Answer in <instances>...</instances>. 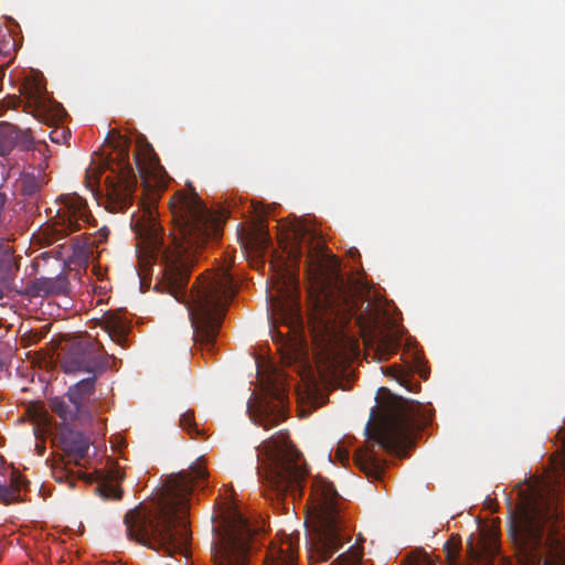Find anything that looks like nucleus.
<instances>
[{
	"instance_id": "obj_37",
	"label": "nucleus",
	"mask_w": 565,
	"mask_h": 565,
	"mask_svg": "<svg viewBox=\"0 0 565 565\" xmlns=\"http://www.w3.org/2000/svg\"><path fill=\"white\" fill-rule=\"evenodd\" d=\"M351 342H352L353 347L351 348V351L349 353H354V354L361 353L359 347L355 345L354 341H351Z\"/></svg>"
},
{
	"instance_id": "obj_4",
	"label": "nucleus",
	"mask_w": 565,
	"mask_h": 565,
	"mask_svg": "<svg viewBox=\"0 0 565 565\" xmlns=\"http://www.w3.org/2000/svg\"><path fill=\"white\" fill-rule=\"evenodd\" d=\"M257 377L264 396L254 405H248L252 420L273 428L287 417L289 390L292 371L305 383L307 390H319L320 385H339L348 375L352 360L360 355H253Z\"/></svg>"
},
{
	"instance_id": "obj_19",
	"label": "nucleus",
	"mask_w": 565,
	"mask_h": 565,
	"mask_svg": "<svg viewBox=\"0 0 565 565\" xmlns=\"http://www.w3.org/2000/svg\"><path fill=\"white\" fill-rule=\"evenodd\" d=\"M19 270V265L14 262L11 253L0 260V300L3 299L8 292L21 291L15 287L14 279Z\"/></svg>"
},
{
	"instance_id": "obj_5",
	"label": "nucleus",
	"mask_w": 565,
	"mask_h": 565,
	"mask_svg": "<svg viewBox=\"0 0 565 565\" xmlns=\"http://www.w3.org/2000/svg\"><path fill=\"white\" fill-rule=\"evenodd\" d=\"M365 434L372 447L360 448L353 460L367 478L380 480L385 471L386 460L381 459L374 445L387 452L401 454L413 445L414 409L403 397L388 394L371 411Z\"/></svg>"
},
{
	"instance_id": "obj_16",
	"label": "nucleus",
	"mask_w": 565,
	"mask_h": 565,
	"mask_svg": "<svg viewBox=\"0 0 565 565\" xmlns=\"http://www.w3.org/2000/svg\"><path fill=\"white\" fill-rule=\"evenodd\" d=\"M68 287L67 276L61 271L55 277H39L29 281L24 289L18 291V294L32 298L49 297L65 295L68 291Z\"/></svg>"
},
{
	"instance_id": "obj_20",
	"label": "nucleus",
	"mask_w": 565,
	"mask_h": 565,
	"mask_svg": "<svg viewBox=\"0 0 565 565\" xmlns=\"http://www.w3.org/2000/svg\"><path fill=\"white\" fill-rule=\"evenodd\" d=\"M47 168L46 159L44 158V162L39 164V175H34L31 173L24 174L20 180V192L26 198L34 200L40 193L43 184L44 178L41 173Z\"/></svg>"
},
{
	"instance_id": "obj_18",
	"label": "nucleus",
	"mask_w": 565,
	"mask_h": 565,
	"mask_svg": "<svg viewBox=\"0 0 565 565\" xmlns=\"http://www.w3.org/2000/svg\"><path fill=\"white\" fill-rule=\"evenodd\" d=\"M135 163L145 186H153L151 183V178L156 175L157 170L159 169V162L156 154L153 153L152 148L149 145H147L141 151H138L135 154ZM157 184L158 181L154 180V185Z\"/></svg>"
},
{
	"instance_id": "obj_8",
	"label": "nucleus",
	"mask_w": 565,
	"mask_h": 565,
	"mask_svg": "<svg viewBox=\"0 0 565 565\" xmlns=\"http://www.w3.org/2000/svg\"><path fill=\"white\" fill-rule=\"evenodd\" d=\"M106 145L111 149L103 167L110 171L105 179L107 207L111 212H122L131 205L137 188V175L129 162L131 140L117 131H109Z\"/></svg>"
},
{
	"instance_id": "obj_41",
	"label": "nucleus",
	"mask_w": 565,
	"mask_h": 565,
	"mask_svg": "<svg viewBox=\"0 0 565 565\" xmlns=\"http://www.w3.org/2000/svg\"><path fill=\"white\" fill-rule=\"evenodd\" d=\"M383 356H384V355H379V358H380V359H379V362H382V361H384V360H385V359H382ZM375 358H377V355H376V354H373V360H375Z\"/></svg>"
},
{
	"instance_id": "obj_25",
	"label": "nucleus",
	"mask_w": 565,
	"mask_h": 565,
	"mask_svg": "<svg viewBox=\"0 0 565 565\" xmlns=\"http://www.w3.org/2000/svg\"><path fill=\"white\" fill-rule=\"evenodd\" d=\"M284 319L287 320L286 324L290 330L302 328V319L296 302H292L288 306V312L284 313Z\"/></svg>"
},
{
	"instance_id": "obj_15",
	"label": "nucleus",
	"mask_w": 565,
	"mask_h": 565,
	"mask_svg": "<svg viewBox=\"0 0 565 565\" xmlns=\"http://www.w3.org/2000/svg\"><path fill=\"white\" fill-rule=\"evenodd\" d=\"M100 326L111 342L120 349H129L131 321L120 310L107 311L103 315Z\"/></svg>"
},
{
	"instance_id": "obj_23",
	"label": "nucleus",
	"mask_w": 565,
	"mask_h": 565,
	"mask_svg": "<svg viewBox=\"0 0 565 565\" xmlns=\"http://www.w3.org/2000/svg\"><path fill=\"white\" fill-rule=\"evenodd\" d=\"M100 349L95 348L90 335L78 334L71 339V349L68 353H97Z\"/></svg>"
},
{
	"instance_id": "obj_35",
	"label": "nucleus",
	"mask_w": 565,
	"mask_h": 565,
	"mask_svg": "<svg viewBox=\"0 0 565 565\" xmlns=\"http://www.w3.org/2000/svg\"><path fill=\"white\" fill-rule=\"evenodd\" d=\"M9 254H10L9 249L3 247V245L0 244V260H2Z\"/></svg>"
},
{
	"instance_id": "obj_27",
	"label": "nucleus",
	"mask_w": 565,
	"mask_h": 565,
	"mask_svg": "<svg viewBox=\"0 0 565 565\" xmlns=\"http://www.w3.org/2000/svg\"><path fill=\"white\" fill-rule=\"evenodd\" d=\"M100 495L105 499L119 500L122 495V490L113 483H103L96 488Z\"/></svg>"
},
{
	"instance_id": "obj_29",
	"label": "nucleus",
	"mask_w": 565,
	"mask_h": 565,
	"mask_svg": "<svg viewBox=\"0 0 565 565\" xmlns=\"http://www.w3.org/2000/svg\"><path fill=\"white\" fill-rule=\"evenodd\" d=\"M19 489L13 486L0 484V499L6 504H9L17 500L19 497Z\"/></svg>"
},
{
	"instance_id": "obj_32",
	"label": "nucleus",
	"mask_w": 565,
	"mask_h": 565,
	"mask_svg": "<svg viewBox=\"0 0 565 565\" xmlns=\"http://www.w3.org/2000/svg\"><path fill=\"white\" fill-rule=\"evenodd\" d=\"M100 178V170L97 168L88 169L86 172V186L95 192V185L98 184Z\"/></svg>"
},
{
	"instance_id": "obj_12",
	"label": "nucleus",
	"mask_w": 565,
	"mask_h": 565,
	"mask_svg": "<svg viewBox=\"0 0 565 565\" xmlns=\"http://www.w3.org/2000/svg\"><path fill=\"white\" fill-rule=\"evenodd\" d=\"M62 369L67 374L79 375L88 374L87 377L79 380L71 385L65 396L71 403L76 404L83 409L84 403L94 395L96 391V380L107 367L106 355H63Z\"/></svg>"
},
{
	"instance_id": "obj_11",
	"label": "nucleus",
	"mask_w": 565,
	"mask_h": 565,
	"mask_svg": "<svg viewBox=\"0 0 565 565\" xmlns=\"http://www.w3.org/2000/svg\"><path fill=\"white\" fill-rule=\"evenodd\" d=\"M23 96L9 97L8 107L18 108L23 105V111L33 115L38 120L51 126L61 121L66 111L62 104L53 100L41 79L26 78L21 85Z\"/></svg>"
},
{
	"instance_id": "obj_17",
	"label": "nucleus",
	"mask_w": 565,
	"mask_h": 565,
	"mask_svg": "<svg viewBox=\"0 0 565 565\" xmlns=\"http://www.w3.org/2000/svg\"><path fill=\"white\" fill-rule=\"evenodd\" d=\"M264 565H297V546L290 537L271 543L265 553Z\"/></svg>"
},
{
	"instance_id": "obj_21",
	"label": "nucleus",
	"mask_w": 565,
	"mask_h": 565,
	"mask_svg": "<svg viewBox=\"0 0 565 565\" xmlns=\"http://www.w3.org/2000/svg\"><path fill=\"white\" fill-rule=\"evenodd\" d=\"M65 395L62 397H53L49 402L51 411L56 414L63 422L72 423L76 420L82 413V408L68 399H65Z\"/></svg>"
},
{
	"instance_id": "obj_2",
	"label": "nucleus",
	"mask_w": 565,
	"mask_h": 565,
	"mask_svg": "<svg viewBox=\"0 0 565 565\" xmlns=\"http://www.w3.org/2000/svg\"><path fill=\"white\" fill-rule=\"evenodd\" d=\"M303 247L307 250L305 270L311 301L309 328L312 340L321 347L319 353H337L334 347L344 341L345 329L352 320L366 352L419 353L416 339L398 324L395 306L382 299L366 300L364 287L341 274L339 259L328 253L315 232L307 228L287 249L284 278L290 292L297 289Z\"/></svg>"
},
{
	"instance_id": "obj_28",
	"label": "nucleus",
	"mask_w": 565,
	"mask_h": 565,
	"mask_svg": "<svg viewBox=\"0 0 565 565\" xmlns=\"http://www.w3.org/2000/svg\"><path fill=\"white\" fill-rule=\"evenodd\" d=\"M13 45V39L10 31L2 24H0V55L7 56Z\"/></svg>"
},
{
	"instance_id": "obj_3",
	"label": "nucleus",
	"mask_w": 565,
	"mask_h": 565,
	"mask_svg": "<svg viewBox=\"0 0 565 565\" xmlns=\"http://www.w3.org/2000/svg\"><path fill=\"white\" fill-rule=\"evenodd\" d=\"M207 476L201 459L188 470L170 476L157 498L126 513L127 537L166 555L185 554L191 540L186 523L190 498Z\"/></svg>"
},
{
	"instance_id": "obj_14",
	"label": "nucleus",
	"mask_w": 565,
	"mask_h": 565,
	"mask_svg": "<svg viewBox=\"0 0 565 565\" xmlns=\"http://www.w3.org/2000/svg\"><path fill=\"white\" fill-rule=\"evenodd\" d=\"M401 363H394L388 366H382L384 375L397 381L408 391H413L412 377L418 374L422 379L427 380L429 369L426 365L425 355H401Z\"/></svg>"
},
{
	"instance_id": "obj_31",
	"label": "nucleus",
	"mask_w": 565,
	"mask_h": 565,
	"mask_svg": "<svg viewBox=\"0 0 565 565\" xmlns=\"http://www.w3.org/2000/svg\"><path fill=\"white\" fill-rule=\"evenodd\" d=\"M71 137V132L68 129L63 127H56L50 132V139L52 142L61 145L66 142V140Z\"/></svg>"
},
{
	"instance_id": "obj_34",
	"label": "nucleus",
	"mask_w": 565,
	"mask_h": 565,
	"mask_svg": "<svg viewBox=\"0 0 565 565\" xmlns=\"http://www.w3.org/2000/svg\"><path fill=\"white\" fill-rule=\"evenodd\" d=\"M335 455L343 463L349 460V452L344 449L338 448Z\"/></svg>"
},
{
	"instance_id": "obj_1",
	"label": "nucleus",
	"mask_w": 565,
	"mask_h": 565,
	"mask_svg": "<svg viewBox=\"0 0 565 565\" xmlns=\"http://www.w3.org/2000/svg\"><path fill=\"white\" fill-rule=\"evenodd\" d=\"M158 196L140 201L131 217V227L146 257L159 263L161 285L179 301H185L193 330L192 350L211 353L222 349L218 340L228 305L237 287L230 265L221 264L198 277L186 292L191 269L201 253L222 236L221 221L202 203L195 192H177L170 199L174 223L172 244L164 245L162 227L157 221Z\"/></svg>"
},
{
	"instance_id": "obj_13",
	"label": "nucleus",
	"mask_w": 565,
	"mask_h": 565,
	"mask_svg": "<svg viewBox=\"0 0 565 565\" xmlns=\"http://www.w3.org/2000/svg\"><path fill=\"white\" fill-rule=\"evenodd\" d=\"M13 150L28 152L36 151L41 157L47 159L49 147L44 142H36L31 129H21L8 121L0 122V157L7 158Z\"/></svg>"
},
{
	"instance_id": "obj_7",
	"label": "nucleus",
	"mask_w": 565,
	"mask_h": 565,
	"mask_svg": "<svg viewBox=\"0 0 565 565\" xmlns=\"http://www.w3.org/2000/svg\"><path fill=\"white\" fill-rule=\"evenodd\" d=\"M310 500L317 516V529L310 540V553L320 561H328L343 544L339 514V495L333 483L327 478L316 477L310 486Z\"/></svg>"
},
{
	"instance_id": "obj_22",
	"label": "nucleus",
	"mask_w": 565,
	"mask_h": 565,
	"mask_svg": "<svg viewBox=\"0 0 565 565\" xmlns=\"http://www.w3.org/2000/svg\"><path fill=\"white\" fill-rule=\"evenodd\" d=\"M65 449L71 458L70 460H74L76 465H79V461L87 456L89 444L83 436L78 435L65 441Z\"/></svg>"
},
{
	"instance_id": "obj_36",
	"label": "nucleus",
	"mask_w": 565,
	"mask_h": 565,
	"mask_svg": "<svg viewBox=\"0 0 565 565\" xmlns=\"http://www.w3.org/2000/svg\"><path fill=\"white\" fill-rule=\"evenodd\" d=\"M53 358L54 355H31V354H28L26 358L28 359H32V362H35V361H39L40 358Z\"/></svg>"
},
{
	"instance_id": "obj_33",
	"label": "nucleus",
	"mask_w": 565,
	"mask_h": 565,
	"mask_svg": "<svg viewBox=\"0 0 565 565\" xmlns=\"http://www.w3.org/2000/svg\"><path fill=\"white\" fill-rule=\"evenodd\" d=\"M108 235L109 230L106 226H104L100 230H98L92 238H89L90 241L87 244L92 246H98L99 244H103L104 242L107 241Z\"/></svg>"
},
{
	"instance_id": "obj_43",
	"label": "nucleus",
	"mask_w": 565,
	"mask_h": 565,
	"mask_svg": "<svg viewBox=\"0 0 565 565\" xmlns=\"http://www.w3.org/2000/svg\"><path fill=\"white\" fill-rule=\"evenodd\" d=\"M100 349L106 353L105 347L103 344H100Z\"/></svg>"
},
{
	"instance_id": "obj_26",
	"label": "nucleus",
	"mask_w": 565,
	"mask_h": 565,
	"mask_svg": "<svg viewBox=\"0 0 565 565\" xmlns=\"http://www.w3.org/2000/svg\"><path fill=\"white\" fill-rule=\"evenodd\" d=\"M271 337H273V340H274L275 342H278V343H280V344H281V347H279V348L277 349V351H276V353H278V354H281V353H288V352L285 350V349H286V347H289V345H290V347H294V345L298 342V340H297V339H295V338H290L288 334H287V335H284V334H282V333H280V332H273V335H271ZM299 342L301 343V342H302V340H299ZM292 353H300V352H299V351H297V350H294V352H292Z\"/></svg>"
},
{
	"instance_id": "obj_42",
	"label": "nucleus",
	"mask_w": 565,
	"mask_h": 565,
	"mask_svg": "<svg viewBox=\"0 0 565 565\" xmlns=\"http://www.w3.org/2000/svg\"><path fill=\"white\" fill-rule=\"evenodd\" d=\"M31 353H42V351H28V354H31Z\"/></svg>"
},
{
	"instance_id": "obj_6",
	"label": "nucleus",
	"mask_w": 565,
	"mask_h": 565,
	"mask_svg": "<svg viewBox=\"0 0 565 565\" xmlns=\"http://www.w3.org/2000/svg\"><path fill=\"white\" fill-rule=\"evenodd\" d=\"M258 473L277 498L300 499L307 477L301 452L291 444L286 430H279L257 447Z\"/></svg>"
},
{
	"instance_id": "obj_30",
	"label": "nucleus",
	"mask_w": 565,
	"mask_h": 565,
	"mask_svg": "<svg viewBox=\"0 0 565 565\" xmlns=\"http://www.w3.org/2000/svg\"><path fill=\"white\" fill-rule=\"evenodd\" d=\"M180 426L188 430L189 434H192L193 431L198 433L196 425L194 423V412L191 409L185 411L180 416Z\"/></svg>"
},
{
	"instance_id": "obj_24",
	"label": "nucleus",
	"mask_w": 565,
	"mask_h": 565,
	"mask_svg": "<svg viewBox=\"0 0 565 565\" xmlns=\"http://www.w3.org/2000/svg\"><path fill=\"white\" fill-rule=\"evenodd\" d=\"M362 553L351 546L347 552L338 556V558L330 565H361Z\"/></svg>"
},
{
	"instance_id": "obj_39",
	"label": "nucleus",
	"mask_w": 565,
	"mask_h": 565,
	"mask_svg": "<svg viewBox=\"0 0 565 565\" xmlns=\"http://www.w3.org/2000/svg\"><path fill=\"white\" fill-rule=\"evenodd\" d=\"M3 78H4V71L2 67H0V86L2 85Z\"/></svg>"
},
{
	"instance_id": "obj_38",
	"label": "nucleus",
	"mask_w": 565,
	"mask_h": 565,
	"mask_svg": "<svg viewBox=\"0 0 565 565\" xmlns=\"http://www.w3.org/2000/svg\"><path fill=\"white\" fill-rule=\"evenodd\" d=\"M349 253L351 257H355V255L360 256L359 250L356 248H351Z\"/></svg>"
},
{
	"instance_id": "obj_10",
	"label": "nucleus",
	"mask_w": 565,
	"mask_h": 565,
	"mask_svg": "<svg viewBox=\"0 0 565 565\" xmlns=\"http://www.w3.org/2000/svg\"><path fill=\"white\" fill-rule=\"evenodd\" d=\"M55 206L53 224L47 225L40 234L41 242L47 246L79 231L92 217L86 200L75 192L58 195Z\"/></svg>"
},
{
	"instance_id": "obj_9",
	"label": "nucleus",
	"mask_w": 565,
	"mask_h": 565,
	"mask_svg": "<svg viewBox=\"0 0 565 565\" xmlns=\"http://www.w3.org/2000/svg\"><path fill=\"white\" fill-rule=\"evenodd\" d=\"M254 536L247 520L235 513L225 532L212 544L213 565H249Z\"/></svg>"
},
{
	"instance_id": "obj_40",
	"label": "nucleus",
	"mask_w": 565,
	"mask_h": 565,
	"mask_svg": "<svg viewBox=\"0 0 565 565\" xmlns=\"http://www.w3.org/2000/svg\"><path fill=\"white\" fill-rule=\"evenodd\" d=\"M260 239H262L260 244H262V245H264V246H265V245L267 244V242H268V237H267V236H265V235H264V236H262V237H260Z\"/></svg>"
}]
</instances>
